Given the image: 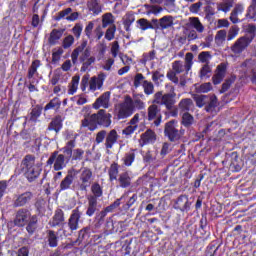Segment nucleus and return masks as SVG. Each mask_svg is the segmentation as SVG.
Returning <instances> with one entry per match:
<instances>
[{
	"instance_id": "1",
	"label": "nucleus",
	"mask_w": 256,
	"mask_h": 256,
	"mask_svg": "<svg viewBox=\"0 0 256 256\" xmlns=\"http://www.w3.org/2000/svg\"><path fill=\"white\" fill-rule=\"evenodd\" d=\"M21 173H23L29 183H33V181L39 178L41 168L35 164L34 155L28 154L22 159L20 167L15 169V175H21Z\"/></svg>"
},
{
	"instance_id": "2",
	"label": "nucleus",
	"mask_w": 256,
	"mask_h": 256,
	"mask_svg": "<svg viewBox=\"0 0 256 256\" xmlns=\"http://www.w3.org/2000/svg\"><path fill=\"white\" fill-rule=\"evenodd\" d=\"M175 97H177L175 87H171L170 93L163 94V91L156 92L154 94L153 103L164 106L171 117H177L179 115V110L177 109V106H175V103H177Z\"/></svg>"
},
{
	"instance_id": "3",
	"label": "nucleus",
	"mask_w": 256,
	"mask_h": 256,
	"mask_svg": "<svg viewBox=\"0 0 256 256\" xmlns=\"http://www.w3.org/2000/svg\"><path fill=\"white\" fill-rule=\"evenodd\" d=\"M111 114L107 113L105 110H99L98 113L92 114L89 117H85L82 120L81 127H88L89 131H95L97 129V125H101L102 127H110L111 126Z\"/></svg>"
},
{
	"instance_id": "4",
	"label": "nucleus",
	"mask_w": 256,
	"mask_h": 256,
	"mask_svg": "<svg viewBox=\"0 0 256 256\" xmlns=\"http://www.w3.org/2000/svg\"><path fill=\"white\" fill-rule=\"evenodd\" d=\"M105 79H107V74L104 72H100L97 76L92 77L89 74H85L81 79L80 89L85 92L88 88L92 93H95V91H101V89H103Z\"/></svg>"
},
{
	"instance_id": "5",
	"label": "nucleus",
	"mask_w": 256,
	"mask_h": 256,
	"mask_svg": "<svg viewBox=\"0 0 256 256\" xmlns=\"http://www.w3.org/2000/svg\"><path fill=\"white\" fill-rule=\"evenodd\" d=\"M118 140L119 134H117V130L115 129L110 130L109 133H107V130H101L96 134L95 138L97 145L105 141L104 145L106 149H113V145H115Z\"/></svg>"
},
{
	"instance_id": "6",
	"label": "nucleus",
	"mask_w": 256,
	"mask_h": 256,
	"mask_svg": "<svg viewBox=\"0 0 256 256\" xmlns=\"http://www.w3.org/2000/svg\"><path fill=\"white\" fill-rule=\"evenodd\" d=\"M164 135L171 143H177L185 135V130L177 129V120H170L164 126Z\"/></svg>"
},
{
	"instance_id": "7",
	"label": "nucleus",
	"mask_w": 256,
	"mask_h": 256,
	"mask_svg": "<svg viewBox=\"0 0 256 256\" xmlns=\"http://www.w3.org/2000/svg\"><path fill=\"white\" fill-rule=\"evenodd\" d=\"M115 113L118 119H127L133 115V106L131 105V96H125L122 103L115 106Z\"/></svg>"
},
{
	"instance_id": "8",
	"label": "nucleus",
	"mask_w": 256,
	"mask_h": 256,
	"mask_svg": "<svg viewBox=\"0 0 256 256\" xmlns=\"http://www.w3.org/2000/svg\"><path fill=\"white\" fill-rule=\"evenodd\" d=\"M46 165L53 167L54 171H63L67 167V161L64 154H59V151H54L50 154Z\"/></svg>"
},
{
	"instance_id": "9",
	"label": "nucleus",
	"mask_w": 256,
	"mask_h": 256,
	"mask_svg": "<svg viewBox=\"0 0 256 256\" xmlns=\"http://www.w3.org/2000/svg\"><path fill=\"white\" fill-rule=\"evenodd\" d=\"M80 55V56H79ZM91 57V49L87 48V41H83L71 54L72 63L75 65L79 59L80 63Z\"/></svg>"
},
{
	"instance_id": "10",
	"label": "nucleus",
	"mask_w": 256,
	"mask_h": 256,
	"mask_svg": "<svg viewBox=\"0 0 256 256\" xmlns=\"http://www.w3.org/2000/svg\"><path fill=\"white\" fill-rule=\"evenodd\" d=\"M78 173H80L78 182L79 191H87L91 187V181H93V171L90 168L82 167Z\"/></svg>"
},
{
	"instance_id": "11",
	"label": "nucleus",
	"mask_w": 256,
	"mask_h": 256,
	"mask_svg": "<svg viewBox=\"0 0 256 256\" xmlns=\"http://www.w3.org/2000/svg\"><path fill=\"white\" fill-rule=\"evenodd\" d=\"M191 67H193V53L191 52L186 53L184 64L181 60H177L172 63V69L177 74L183 73L184 71L189 73V71H191Z\"/></svg>"
},
{
	"instance_id": "12",
	"label": "nucleus",
	"mask_w": 256,
	"mask_h": 256,
	"mask_svg": "<svg viewBox=\"0 0 256 256\" xmlns=\"http://www.w3.org/2000/svg\"><path fill=\"white\" fill-rule=\"evenodd\" d=\"M147 119L148 121H153V125L155 127H159L161 125V121H163V115L161 114V106L157 103H153L147 108Z\"/></svg>"
},
{
	"instance_id": "13",
	"label": "nucleus",
	"mask_w": 256,
	"mask_h": 256,
	"mask_svg": "<svg viewBox=\"0 0 256 256\" xmlns=\"http://www.w3.org/2000/svg\"><path fill=\"white\" fill-rule=\"evenodd\" d=\"M251 45V40L244 36L238 38L230 47L231 53L235 57H241V54Z\"/></svg>"
},
{
	"instance_id": "14",
	"label": "nucleus",
	"mask_w": 256,
	"mask_h": 256,
	"mask_svg": "<svg viewBox=\"0 0 256 256\" xmlns=\"http://www.w3.org/2000/svg\"><path fill=\"white\" fill-rule=\"evenodd\" d=\"M82 215H83V212H81L79 207H76L74 210H72L67 222L68 228L70 229L71 233L79 229V223H81Z\"/></svg>"
},
{
	"instance_id": "15",
	"label": "nucleus",
	"mask_w": 256,
	"mask_h": 256,
	"mask_svg": "<svg viewBox=\"0 0 256 256\" xmlns=\"http://www.w3.org/2000/svg\"><path fill=\"white\" fill-rule=\"evenodd\" d=\"M31 217H32V215H31V211H29V209L20 208L16 212V216L14 219V225H16V227H25V225H27V223H29V219Z\"/></svg>"
},
{
	"instance_id": "16",
	"label": "nucleus",
	"mask_w": 256,
	"mask_h": 256,
	"mask_svg": "<svg viewBox=\"0 0 256 256\" xmlns=\"http://www.w3.org/2000/svg\"><path fill=\"white\" fill-rule=\"evenodd\" d=\"M33 197H35V195L31 191H26L22 194H18L13 200V207H26V205H29V203L33 201Z\"/></svg>"
},
{
	"instance_id": "17",
	"label": "nucleus",
	"mask_w": 256,
	"mask_h": 256,
	"mask_svg": "<svg viewBox=\"0 0 256 256\" xmlns=\"http://www.w3.org/2000/svg\"><path fill=\"white\" fill-rule=\"evenodd\" d=\"M175 19L173 16H163L162 18L158 19H152L153 25H155V29H160L161 31H165V29H171L174 25Z\"/></svg>"
},
{
	"instance_id": "18",
	"label": "nucleus",
	"mask_w": 256,
	"mask_h": 256,
	"mask_svg": "<svg viewBox=\"0 0 256 256\" xmlns=\"http://www.w3.org/2000/svg\"><path fill=\"white\" fill-rule=\"evenodd\" d=\"M79 175V170L72 168L68 170L66 177L60 183V191H67V189H71L73 185V181H75V177Z\"/></svg>"
},
{
	"instance_id": "19",
	"label": "nucleus",
	"mask_w": 256,
	"mask_h": 256,
	"mask_svg": "<svg viewBox=\"0 0 256 256\" xmlns=\"http://www.w3.org/2000/svg\"><path fill=\"white\" fill-rule=\"evenodd\" d=\"M139 118V113H136L133 116V118L129 121L128 126L124 130H122V134L125 135L126 137H131V135H133L139 127Z\"/></svg>"
},
{
	"instance_id": "20",
	"label": "nucleus",
	"mask_w": 256,
	"mask_h": 256,
	"mask_svg": "<svg viewBox=\"0 0 256 256\" xmlns=\"http://www.w3.org/2000/svg\"><path fill=\"white\" fill-rule=\"evenodd\" d=\"M109 101H111V92H104L96 99L93 108L100 109V107H103V109H109Z\"/></svg>"
},
{
	"instance_id": "21",
	"label": "nucleus",
	"mask_w": 256,
	"mask_h": 256,
	"mask_svg": "<svg viewBox=\"0 0 256 256\" xmlns=\"http://www.w3.org/2000/svg\"><path fill=\"white\" fill-rule=\"evenodd\" d=\"M174 209H179V211L185 212L191 209V202H189V197L187 195H180L175 202Z\"/></svg>"
},
{
	"instance_id": "22",
	"label": "nucleus",
	"mask_w": 256,
	"mask_h": 256,
	"mask_svg": "<svg viewBox=\"0 0 256 256\" xmlns=\"http://www.w3.org/2000/svg\"><path fill=\"white\" fill-rule=\"evenodd\" d=\"M227 73V65L225 63H221L220 65L217 66L216 68V73L212 77V81L214 85H219L223 79H225V75Z\"/></svg>"
},
{
	"instance_id": "23",
	"label": "nucleus",
	"mask_w": 256,
	"mask_h": 256,
	"mask_svg": "<svg viewBox=\"0 0 256 256\" xmlns=\"http://www.w3.org/2000/svg\"><path fill=\"white\" fill-rule=\"evenodd\" d=\"M143 94H134L133 98L130 97V105L132 106V111L135 109L138 111H143L145 109V102L143 100Z\"/></svg>"
},
{
	"instance_id": "24",
	"label": "nucleus",
	"mask_w": 256,
	"mask_h": 256,
	"mask_svg": "<svg viewBox=\"0 0 256 256\" xmlns=\"http://www.w3.org/2000/svg\"><path fill=\"white\" fill-rule=\"evenodd\" d=\"M99 211V204L97 202V198L93 196L88 197V205L86 210L87 217H93L95 213Z\"/></svg>"
},
{
	"instance_id": "25",
	"label": "nucleus",
	"mask_w": 256,
	"mask_h": 256,
	"mask_svg": "<svg viewBox=\"0 0 256 256\" xmlns=\"http://www.w3.org/2000/svg\"><path fill=\"white\" fill-rule=\"evenodd\" d=\"M61 129H63V117L57 115L49 123L47 131H55V133H59Z\"/></svg>"
},
{
	"instance_id": "26",
	"label": "nucleus",
	"mask_w": 256,
	"mask_h": 256,
	"mask_svg": "<svg viewBox=\"0 0 256 256\" xmlns=\"http://www.w3.org/2000/svg\"><path fill=\"white\" fill-rule=\"evenodd\" d=\"M178 109H180L181 113H189V111L195 109V104L191 98H184L179 102Z\"/></svg>"
},
{
	"instance_id": "27",
	"label": "nucleus",
	"mask_w": 256,
	"mask_h": 256,
	"mask_svg": "<svg viewBox=\"0 0 256 256\" xmlns=\"http://www.w3.org/2000/svg\"><path fill=\"white\" fill-rule=\"evenodd\" d=\"M243 11H245V7H243V4H236L229 17L231 23H239V15H242Z\"/></svg>"
},
{
	"instance_id": "28",
	"label": "nucleus",
	"mask_w": 256,
	"mask_h": 256,
	"mask_svg": "<svg viewBox=\"0 0 256 256\" xmlns=\"http://www.w3.org/2000/svg\"><path fill=\"white\" fill-rule=\"evenodd\" d=\"M117 181L119 187H121L122 189H127V187H131V175L129 174V172H122L118 176Z\"/></svg>"
},
{
	"instance_id": "29",
	"label": "nucleus",
	"mask_w": 256,
	"mask_h": 256,
	"mask_svg": "<svg viewBox=\"0 0 256 256\" xmlns=\"http://www.w3.org/2000/svg\"><path fill=\"white\" fill-rule=\"evenodd\" d=\"M141 141L143 145H148L149 143H154L157 141V134H155V131L148 129L146 132L141 134Z\"/></svg>"
},
{
	"instance_id": "30",
	"label": "nucleus",
	"mask_w": 256,
	"mask_h": 256,
	"mask_svg": "<svg viewBox=\"0 0 256 256\" xmlns=\"http://www.w3.org/2000/svg\"><path fill=\"white\" fill-rule=\"evenodd\" d=\"M65 222V213L61 209H57L55 214L50 222L51 227H59L62 223Z\"/></svg>"
},
{
	"instance_id": "31",
	"label": "nucleus",
	"mask_w": 256,
	"mask_h": 256,
	"mask_svg": "<svg viewBox=\"0 0 256 256\" xmlns=\"http://www.w3.org/2000/svg\"><path fill=\"white\" fill-rule=\"evenodd\" d=\"M38 223L39 218L37 217V215H32V217L26 223V231L27 233H29V235H33V233L37 231Z\"/></svg>"
},
{
	"instance_id": "32",
	"label": "nucleus",
	"mask_w": 256,
	"mask_h": 256,
	"mask_svg": "<svg viewBox=\"0 0 256 256\" xmlns=\"http://www.w3.org/2000/svg\"><path fill=\"white\" fill-rule=\"evenodd\" d=\"M87 7L93 15H99L101 11H103V7L101 6V0H90L87 2Z\"/></svg>"
},
{
	"instance_id": "33",
	"label": "nucleus",
	"mask_w": 256,
	"mask_h": 256,
	"mask_svg": "<svg viewBox=\"0 0 256 256\" xmlns=\"http://www.w3.org/2000/svg\"><path fill=\"white\" fill-rule=\"evenodd\" d=\"M187 27H192L197 33H203L205 31V26H203L198 17H190Z\"/></svg>"
},
{
	"instance_id": "34",
	"label": "nucleus",
	"mask_w": 256,
	"mask_h": 256,
	"mask_svg": "<svg viewBox=\"0 0 256 256\" xmlns=\"http://www.w3.org/2000/svg\"><path fill=\"white\" fill-rule=\"evenodd\" d=\"M217 105H219L217 96L215 95L209 96L207 100V104L205 105V111H207V113H213V111L217 109Z\"/></svg>"
},
{
	"instance_id": "35",
	"label": "nucleus",
	"mask_w": 256,
	"mask_h": 256,
	"mask_svg": "<svg viewBox=\"0 0 256 256\" xmlns=\"http://www.w3.org/2000/svg\"><path fill=\"white\" fill-rule=\"evenodd\" d=\"M256 61L253 59H246L241 65L240 68L242 69L244 75H249L252 73L253 67H255Z\"/></svg>"
},
{
	"instance_id": "36",
	"label": "nucleus",
	"mask_w": 256,
	"mask_h": 256,
	"mask_svg": "<svg viewBox=\"0 0 256 256\" xmlns=\"http://www.w3.org/2000/svg\"><path fill=\"white\" fill-rule=\"evenodd\" d=\"M109 181H117V177H119V164L113 162L108 169Z\"/></svg>"
},
{
	"instance_id": "37",
	"label": "nucleus",
	"mask_w": 256,
	"mask_h": 256,
	"mask_svg": "<svg viewBox=\"0 0 256 256\" xmlns=\"http://www.w3.org/2000/svg\"><path fill=\"white\" fill-rule=\"evenodd\" d=\"M81 79V76L75 75L72 77V81L69 85L68 89V95H75L77 93V89H79V81Z\"/></svg>"
},
{
	"instance_id": "38",
	"label": "nucleus",
	"mask_w": 256,
	"mask_h": 256,
	"mask_svg": "<svg viewBox=\"0 0 256 256\" xmlns=\"http://www.w3.org/2000/svg\"><path fill=\"white\" fill-rule=\"evenodd\" d=\"M76 137L77 136H75L73 140H69L66 145L61 149L64 155H68V157H71L73 155V149H75V145H77V142L75 141Z\"/></svg>"
},
{
	"instance_id": "39",
	"label": "nucleus",
	"mask_w": 256,
	"mask_h": 256,
	"mask_svg": "<svg viewBox=\"0 0 256 256\" xmlns=\"http://www.w3.org/2000/svg\"><path fill=\"white\" fill-rule=\"evenodd\" d=\"M233 7V0H223L217 4V11H222V13H229Z\"/></svg>"
},
{
	"instance_id": "40",
	"label": "nucleus",
	"mask_w": 256,
	"mask_h": 256,
	"mask_svg": "<svg viewBox=\"0 0 256 256\" xmlns=\"http://www.w3.org/2000/svg\"><path fill=\"white\" fill-rule=\"evenodd\" d=\"M61 37H63V30L53 29L50 33L48 42L50 43V45H56Z\"/></svg>"
},
{
	"instance_id": "41",
	"label": "nucleus",
	"mask_w": 256,
	"mask_h": 256,
	"mask_svg": "<svg viewBox=\"0 0 256 256\" xmlns=\"http://www.w3.org/2000/svg\"><path fill=\"white\" fill-rule=\"evenodd\" d=\"M115 19L113 18V14L106 13L102 16V29H107V27H111L112 25H115Z\"/></svg>"
},
{
	"instance_id": "42",
	"label": "nucleus",
	"mask_w": 256,
	"mask_h": 256,
	"mask_svg": "<svg viewBox=\"0 0 256 256\" xmlns=\"http://www.w3.org/2000/svg\"><path fill=\"white\" fill-rule=\"evenodd\" d=\"M193 123H195V118L193 117V115L189 114V112H184L182 114L181 124L184 127L189 128L191 127V125H193Z\"/></svg>"
},
{
	"instance_id": "43",
	"label": "nucleus",
	"mask_w": 256,
	"mask_h": 256,
	"mask_svg": "<svg viewBox=\"0 0 256 256\" xmlns=\"http://www.w3.org/2000/svg\"><path fill=\"white\" fill-rule=\"evenodd\" d=\"M193 99L196 103V105L201 108V107H205V105H207V101H209V95H199V94H195L193 96Z\"/></svg>"
},
{
	"instance_id": "44",
	"label": "nucleus",
	"mask_w": 256,
	"mask_h": 256,
	"mask_svg": "<svg viewBox=\"0 0 256 256\" xmlns=\"http://www.w3.org/2000/svg\"><path fill=\"white\" fill-rule=\"evenodd\" d=\"M246 35H244L243 37H245L246 39H248L250 41V43H253V39H255V34H256V26L255 24H248L246 26Z\"/></svg>"
},
{
	"instance_id": "45",
	"label": "nucleus",
	"mask_w": 256,
	"mask_h": 256,
	"mask_svg": "<svg viewBox=\"0 0 256 256\" xmlns=\"http://www.w3.org/2000/svg\"><path fill=\"white\" fill-rule=\"evenodd\" d=\"M225 39H227V30H219L215 35L214 41L218 47H221L225 43Z\"/></svg>"
},
{
	"instance_id": "46",
	"label": "nucleus",
	"mask_w": 256,
	"mask_h": 256,
	"mask_svg": "<svg viewBox=\"0 0 256 256\" xmlns=\"http://www.w3.org/2000/svg\"><path fill=\"white\" fill-rule=\"evenodd\" d=\"M42 112L43 107H41L40 105H36L30 112V121H32L33 123H37V119L41 117Z\"/></svg>"
},
{
	"instance_id": "47",
	"label": "nucleus",
	"mask_w": 256,
	"mask_h": 256,
	"mask_svg": "<svg viewBox=\"0 0 256 256\" xmlns=\"http://www.w3.org/2000/svg\"><path fill=\"white\" fill-rule=\"evenodd\" d=\"M47 237H48V244H49V247H57V245H58V243H59V237L57 236V234L55 233V231L49 230Z\"/></svg>"
},
{
	"instance_id": "48",
	"label": "nucleus",
	"mask_w": 256,
	"mask_h": 256,
	"mask_svg": "<svg viewBox=\"0 0 256 256\" xmlns=\"http://www.w3.org/2000/svg\"><path fill=\"white\" fill-rule=\"evenodd\" d=\"M94 27H95V23L90 21V22H88V24L84 30V33H85L86 37L89 39L90 43H93V41H95V37L93 36Z\"/></svg>"
},
{
	"instance_id": "49",
	"label": "nucleus",
	"mask_w": 256,
	"mask_h": 256,
	"mask_svg": "<svg viewBox=\"0 0 256 256\" xmlns=\"http://www.w3.org/2000/svg\"><path fill=\"white\" fill-rule=\"evenodd\" d=\"M41 67V61L34 60L28 70V79H33L35 77V74L37 73V69Z\"/></svg>"
},
{
	"instance_id": "50",
	"label": "nucleus",
	"mask_w": 256,
	"mask_h": 256,
	"mask_svg": "<svg viewBox=\"0 0 256 256\" xmlns=\"http://www.w3.org/2000/svg\"><path fill=\"white\" fill-rule=\"evenodd\" d=\"M138 25H140V29L142 31H147V29H155V24H151V22H149V20L145 19V18H141L137 21Z\"/></svg>"
},
{
	"instance_id": "51",
	"label": "nucleus",
	"mask_w": 256,
	"mask_h": 256,
	"mask_svg": "<svg viewBox=\"0 0 256 256\" xmlns=\"http://www.w3.org/2000/svg\"><path fill=\"white\" fill-rule=\"evenodd\" d=\"M142 87L144 89L145 95H153V93H155V86L153 85V82L144 80L142 83Z\"/></svg>"
},
{
	"instance_id": "52",
	"label": "nucleus",
	"mask_w": 256,
	"mask_h": 256,
	"mask_svg": "<svg viewBox=\"0 0 256 256\" xmlns=\"http://www.w3.org/2000/svg\"><path fill=\"white\" fill-rule=\"evenodd\" d=\"M95 61V56H91L87 60L82 61V66L80 68L81 73H85L89 69V67H91L95 63Z\"/></svg>"
},
{
	"instance_id": "53",
	"label": "nucleus",
	"mask_w": 256,
	"mask_h": 256,
	"mask_svg": "<svg viewBox=\"0 0 256 256\" xmlns=\"http://www.w3.org/2000/svg\"><path fill=\"white\" fill-rule=\"evenodd\" d=\"M116 32H117L116 25L109 26L104 35L106 41H113V39H115Z\"/></svg>"
},
{
	"instance_id": "54",
	"label": "nucleus",
	"mask_w": 256,
	"mask_h": 256,
	"mask_svg": "<svg viewBox=\"0 0 256 256\" xmlns=\"http://www.w3.org/2000/svg\"><path fill=\"white\" fill-rule=\"evenodd\" d=\"M212 57L213 56L211 55V52H209V51L201 52L198 55L199 62L205 63V65H209V62L211 61Z\"/></svg>"
},
{
	"instance_id": "55",
	"label": "nucleus",
	"mask_w": 256,
	"mask_h": 256,
	"mask_svg": "<svg viewBox=\"0 0 256 256\" xmlns=\"http://www.w3.org/2000/svg\"><path fill=\"white\" fill-rule=\"evenodd\" d=\"M211 71V66H209V64H204L200 69V78L209 79V77H211Z\"/></svg>"
},
{
	"instance_id": "56",
	"label": "nucleus",
	"mask_w": 256,
	"mask_h": 256,
	"mask_svg": "<svg viewBox=\"0 0 256 256\" xmlns=\"http://www.w3.org/2000/svg\"><path fill=\"white\" fill-rule=\"evenodd\" d=\"M135 161V152H128L123 157V162L126 167H131Z\"/></svg>"
},
{
	"instance_id": "57",
	"label": "nucleus",
	"mask_w": 256,
	"mask_h": 256,
	"mask_svg": "<svg viewBox=\"0 0 256 256\" xmlns=\"http://www.w3.org/2000/svg\"><path fill=\"white\" fill-rule=\"evenodd\" d=\"M91 191L93 193V196L91 197H95L97 199L103 196V188H101V185H99V183H94L91 186Z\"/></svg>"
},
{
	"instance_id": "58",
	"label": "nucleus",
	"mask_w": 256,
	"mask_h": 256,
	"mask_svg": "<svg viewBox=\"0 0 256 256\" xmlns=\"http://www.w3.org/2000/svg\"><path fill=\"white\" fill-rule=\"evenodd\" d=\"M145 7L148 10V14L159 15L163 11V7L159 6V4L145 5Z\"/></svg>"
},
{
	"instance_id": "59",
	"label": "nucleus",
	"mask_w": 256,
	"mask_h": 256,
	"mask_svg": "<svg viewBox=\"0 0 256 256\" xmlns=\"http://www.w3.org/2000/svg\"><path fill=\"white\" fill-rule=\"evenodd\" d=\"M237 35H239V26L234 25L229 29L228 35L226 34L227 41H233Z\"/></svg>"
},
{
	"instance_id": "60",
	"label": "nucleus",
	"mask_w": 256,
	"mask_h": 256,
	"mask_svg": "<svg viewBox=\"0 0 256 256\" xmlns=\"http://www.w3.org/2000/svg\"><path fill=\"white\" fill-rule=\"evenodd\" d=\"M83 155H85V150L81 148H76L72 152V161H81L83 159Z\"/></svg>"
},
{
	"instance_id": "61",
	"label": "nucleus",
	"mask_w": 256,
	"mask_h": 256,
	"mask_svg": "<svg viewBox=\"0 0 256 256\" xmlns=\"http://www.w3.org/2000/svg\"><path fill=\"white\" fill-rule=\"evenodd\" d=\"M211 89H213L211 82H206L199 86H196L197 93H209V91H211Z\"/></svg>"
},
{
	"instance_id": "62",
	"label": "nucleus",
	"mask_w": 256,
	"mask_h": 256,
	"mask_svg": "<svg viewBox=\"0 0 256 256\" xmlns=\"http://www.w3.org/2000/svg\"><path fill=\"white\" fill-rule=\"evenodd\" d=\"M11 256H29V248L27 246H23L19 248L18 251H9Z\"/></svg>"
},
{
	"instance_id": "63",
	"label": "nucleus",
	"mask_w": 256,
	"mask_h": 256,
	"mask_svg": "<svg viewBox=\"0 0 256 256\" xmlns=\"http://www.w3.org/2000/svg\"><path fill=\"white\" fill-rule=\"evenodd\" d=\"M246 17L248 19H252L253 21H256V4L253 3L248 7Z\"/></svg>"
},
{
	"instance_id": "64",
	"label": "nucleus",
	"mask_w": 256,
	"mask_h": 256,
	"mask_svg": "<svg viewBox=\"0 0 256 256\" xmlns=\"http://www.w3.org/2000/svg\"><path fill=\"white\" fill-rule=\"evenodd\" d=\"M35 208L38 215H44L45 213V200H38L35 203Z\"/></svg>"
}]
</instances>
